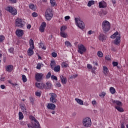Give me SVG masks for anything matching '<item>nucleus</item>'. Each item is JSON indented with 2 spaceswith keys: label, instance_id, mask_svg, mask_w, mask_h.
Instances as JSON below:
<instances>
[{
  "label": "nucleus",
  "instance_id": "42",
  "mask_svg": "<svg viewBox=\"0 0 128 128\" xmlns=\"http://www.w3.org/2000/svg\"><path fill=\"white\" fill-rule=\"evenodd\" d=\"M65 44L66 46H72V44L68 41L65 42Z\"/></svg>",
  "mask_w": 128,
  "mask_h": 128
},
{
  "label": "nucleus",
  "instance_id": "7",
  "mask_svg": "<svg viewBox=\"0 0 128 128\" xmlns=\"http://www.w3.org/2000/svg\"><path fill=\"white\" fill-rule=\"evenodd\" d=\"M49 94L50 96V102H52V104H56V102H58V100L56 99L58 96L56 94L54 93H50Z\"/></svg>",
  "mask_w": 128,
  "mask_h": 128
},
{
  "label": "nucleus",
  "instance_id": "15",
  "mask_svg": "<svg viewBox=\"0 0 128 128\" xmlns=\"http://www.w3.org/2000/svg\"><path fill=\"white\" fill-rule=\"evenodd\" d=\"M46 26V24L45 22H43L40 27V30L41 32H44Z\"/></svg>",
  "mask_w": 128,
  "mask_h": 128
},
{
  "label": "nucleus",
  "instance_id": "23",
  "mask_svg": "<svg viewBox=\"0 0 128 128\" xmlns=\"http://www.w3.org/2000/svg\"><path fill=\"white\" fill-rule=\"evenodd\" d=\"M75 100L76 101V102H78V104H80V106H84V101H82V100L76 98Z\"/></svg>",
  "mask_w": 128,
  "mask_h": 128
},
{
  "label": "nucleus",
  "instance_id": "51",
  "mask_svg": "<svg viewBox=\"0 0 128 128\" xmlns=\"http://www.w3.org/2000/svg\"><path fill=\"white\" fill-rule=\"evenodd\" d=\"M105 58L107 60H110V56L109 55H107L106 56Z\"/></svg>",
  "mask_w": 128,
  "mask_h": 128
},
{
  "label": "nucleus",
  "instance_id": "5",
  "mask_svg": "<svg viewBox=\"0 0 128 128\" xmlns=\"http://www.w3.org/2000/svg\"><path fill=\"white\" fill-rule=\"evenodd\" d=\"M16 26L22 28L24 26V22L22 20L18 18L15 20Z\"/></svg>",
  "mask_w": 128,
  "mask_h": 128
},
{
  "label": "nucleus",
  "instance_id": "41",
  "mask_svg": "<svg viewBox=\"0 0 128 128\" xmlns=\"http://www.w3.org/2000/svg\"><path fill=\"white\" fill-rule=\"evenodd\" d=\"M68 64H66V62H63L62 64V68H68Z\"/></svg>",
  "mask_w": 128,
  "mask_h": 128
},
{
  "label": "nucleus",
  "instance_id": "64",
  "mask_svg": "<svg viewBox=\"0 0 128 128\" xmlns=\"http://www.w3.org/2000/svg\"><path fill=\"white\" fill-rule=\"evenodd\" d=\"M120 128H124V123H122L121 124V127Z\"/></svg>",
  "mask_w": 128,
  "mask_h": 128
},
{
  "label": "nucleus",
  "instance_id": "19",
  "mask_svg": "<svg viewBox=\"0 0 128 128\" xmlns=\"http://www.w3.org/2000/svg\"><path fill=\"white\" fill-rule=\"evenodd\" d=\"M98 38L100 40H102V42H104L106 40V36H104V34H100Z\"/></svg>",
  "mask_w": 128,
  "mask_h": 128
},
{
  "label": "nucleus",
  "instance_id": "57",
  "mask_svg": "<svg viewBox=\"0 0 128 128\" xmlns=\"http://www.w3.org/2000/svg\"><path fill=\"white\" fill-rule=\"evenodd\" d=\"M36 96H40V92H36Z\"/></svg>",
  "mask_w": 128,
  "mask_h": 128
},
{
  "label": "nucleus",
  "instance_id": "28",
  "mask_svg": "<svg viewBox=\"0 0 128 128\" xmlns=\"http://www.w3.org/2000/svg\"><path fill=\"white\" fill-rule=\"evenodd\" d=\"M29 8L32 10H36V6H34V4H31L29 5Z\"/></svg>",
  "mask_w": 128,
  "mask_h": 128
},
{
  "label": "nucleus",
  "instance_id": "60",
  "mask_svg": "<svg viewBox=\"0 0 128 128\" xmlns=\"http://www.w3.org/2000/svg\"><path fill=\"white\" fill-rule=\"evenodd\" d=\"M92 104H93V106H94V104H96V100H92Z\"/></svg>",
  "mask_w": 128,
  "mask_h": 128
},
{
  "label": "nucleus",
  "instance_id": "4",
  "mask_svg": "<svg viewBox=\"0 0 128 128\" xmlns=\"http://www.w3.org/2000/svg\"><path fill=\"white\" fill-rule=\"evenodd\" d=\"M102 28L104 32H108L110 30V23L108 20H104L102 23Z\"/></svg>",
  "mask_w": 128,
  "mask_h": 128
},
{
  "label": "nucleus",
  "instance_id": "31",
  "mask_svg": "<svg viewBox=\"0 0 128 128\" xmlns=\"http://www.w3.org/2000/svg\"><path fill=\"white\" fill-rule=\"evenodd\" d=\"M20 108L21 110H22V112H23L24 114H26V109L24 105H22Z\"/></svg>",
  "mask_w": 128,
  "mask_h": 128
},
{
  "label": "nucleus",
  "instance_id": "56",
  "mask_svg": "<svg viewBox=\"0 0 128 128\" xmlns=\"http://www.w3.org/2000/svg\"><path fill=\"white\" fill-rule=\"evenodd\" d=\"M70 18V16H66L64 17L65 20H68Z\"/></svg>",
  "mask_w": 128,
  "mask_h": 128
},
{
  "label": "nucleus",
  "instance_id": "18",
  "mask_svg": "<svg viewBox=\"0 0 128 128\" xmlns=\"http://www.w3.org/2000/svg\"><path fill=\"white\" fill-rule=\"evenodd\" d=\"M99 8H106V3L104 0L99 2Z\"/></svg>",
  "mask_w": 128,
  "mask_h": 128
},
{
  "label": "nucleus",
  "instance_id": "36",
  "mask_svg": "<svg viewBox=\"0 0 128 128\" xmlns=\"http://www.w3.org/2000/svg\"><path fill=\"white\" fill-rule=\"evenodd\" d=\"M98 56L99 58H102L104 56V54H102V52L98 51Z\"/></svg>",
  "mask_w": 128,
  "mask_h": 128
},
{
  "label": "nucleus",
  "instance_id": "35",
  "mask_svg": "<svg viewBox=\"0 0 128 128\" xmlns=\"http://www.w3.org/2000/svg\"><path fill=\"white\" fill-rule=\"evenodd\" d=\"M19 120H22L24 118V114L21 112H20L18 113Z\"/></svg>",
  "mask_w": 128,
  "mask_h": 128
},
{
  "label": "nucleus",
  "instance_id": "58",
  "mask_svg": "<svg viewBox=\"0 0 128 128\" xmlns=\"http://www.w3.org/2000/svg\"><path fill=\"white\" fill-rule=\"evenodd\" d=\"M92 70V72H94V70H96V68L94 67L91 69Z\"/></svg>",
  "mask_w": 128,
  "mask_h": 128
},
{
  "label": "nucleus",
  "instance_id": "22",
  "mask_svg": "<svg viewBox=\"0 0 128 128\" xmlns=\"http://www.w3.org/2000/svg\"><path fill=\"white\" fill-rule=\"evenodd\" d=\"M52 70H53L55 72H60V66L58 65L56 66Z\"/></svg>",
  "mask_w": 128,
  "mask_h": 128
},
{
  "label": "nucleus",
  "instance_id": "37",
  "mask_svg": "<svg viewBox=\"0 0 128 128\" xmlns=\"http://www.w3.org/2000/svg\"><path fill=\"white\" fill-rule=\"evenodd\" d=\"M50 76H52V73L50 72H48L47 74L46 75V79L48 80V78H50Z\"/></svg>",
  "mask_w": 128,
  "mask_h": 128
},
{
  "label": "nucleus",
  "instance_id": "46",
  "mask_svg": "<svg viewBox=\"0 0 128 128\" xmlns=\"http://www.w3.org/2000/svg\"><path fill=\"white\" fill-rule=\"evenodd\" d=\"M113 66H118V62H112Z\"/></svg>",
  "mask_w": 128,
  "mask_h": 128
},
{
  "label": "nucleus",
  "instance_id": "9",
  "mask_svg": "<svg viewBox=\"0 0 128 128\" xmlns=\"http://www.w3.org/2000/svg\"><path fill=\"white\" fill-rule=\"evenodd\" d=\"M44 74L42 73H36L35 74V80L36 82H41L44 80Z\"/></svg>",
  "mask_w": 128,
  "mask_h": 128
},
{
  "label": "nucleus",
  "instance_id": "47",
  "mask_svg": "<svg viewBox=\"0 0 128 128\" xmlns=\"http://www.w3.org/2000/svg\"><path fill=\"white\" fill-rule=\"evenodd\" d=\"M52 56L53 58H56V56H58V54L56 53V52H53L52 53Z\"/></svg>",
  "mask_w": 128,
  "mask_h": 128
},
{
  "label": "nucleus",
  "instance_id": "59",
  "mask_svg": "<svg viewBox=\"0 0 128 128\" xmlns=\"http://www.w3.org/2000/svg\"><path fill=\"white\" fill-rule=\"evenodd\" d=\"M56 86H58V88H60L62 86V84H60V82L56 83Z\"/></svg>",
  "mask_w": 128,
  "mask_h": 128
},
{
  "label": "nucleus",
  "instance_id": "45",
  "mask_svg": "<svg viewBox=\"0 0 128 128\" xmlns=\"http://www.w3.org/2000/svg\"><path fill=\"white\" fill-rule=\"evenodd\" d=\"M66 30V26H62L60 28V32H64V30Z\"/></svg>",
  "mask_w": 128,
  "mask_h": 128
},
{
  "label": "nucleus",
  "instance_id": "61",
  "mask_svg": "<svg viewBox=\"0 0 128 128\" xmlns=\"http://www.w3.org/2000/svg\"><path fill=\"white\" fill-rule=\"evenodd\" d=\"M78 76L77 74L73 75L71 76V78H76Z\"/></svg>",
  "mask_w": 128,
  "mask_h": 128
},
{
  "label": "nucleus",
  "instance_id": "49",
  "mask_svg": "<svg viewBox=\"0 0 128 128\" xmlns=\"http://www.w3.org/2000/svg\"><path fill=\"white\" fill-rule=\"evenodd\" d=\"M14 48H10L8 49V51L10 52V54H14Z\"/></svg>",
  "mask_w": 128,
  "mask_h": 128
},
{
  "label": "nucleus",
  "instance_id": "48",
  "mask_svg": "<svg viewBox=\"0 0 128 128\" xmlns=\"http://www.w3.org/2000/svg\"><path fill=\"white\" fill-rule=\"evenodd\" d=\"M30 102H32V104H34V99L32 97L30 98Z\"/></svg>",
  "mask_w": 128,
  "mask_h": 128
},
{
  "label": "nucleus",
  "instance_id": "27",
  "mask_svg": "<svg viewBox=\"0 0 128 128\" xmlns=\"http://www.w3.org/2000/svg\"><path fill=\"white\" fill-rule=\"evenodd\" d=\"M115 108H116V110H117L120 112H123L124 111L122 106H115Z\"/></svg>",
  "mask_w": 128,
  "mask_h": 128
},
{
  "label": "nucleus",
  "instance_id": "12",
  "mask_svg": "<svg viewBox=\"0 0 128 128\" xmlns=\"http://www.w3.org/2000/svg\"><path fill=\"white\" fill-rule=\"evenodd\" d=\"M112 102L116 106H122V102L119 100H112Z\"/></svg>",
  "mask_w": 128,
  "mask_h": 128
},
{
  "label": "nucleus",
  "instance_id": "6",
  "mask_svg": "<svg viewBox=\"0 0 128 128\" xmlns=\"http://www.w3.org/2000/svg\"><path fill=\"white\" fill-rule=\"evenodd\" d=\"M82 124L85 128H90L92 126V120L90 118H86L83 120Z\"/></svg>",
  "mask_w": 128,
  "mask_h": 128
},
{
  "label": "nucleus",
  "instance_id": "14",
  "mask_svg": "<svg viewBox=\"0 0 128 128\" xmlns=\"http://www.w3.org/2000/svg\"><path fill=\"white\" fill-rule=\"evenodd\" d=\"M47 108L48 110H56V105L54 104L50 103L47 105Z\"/></svg>",
  "mask_w": 128,
  "mask_h": 128
},
{
  "label": "nucleus",
  "instance_id": "29",
  "mask_svg": "<svg viewBox=\"0 0 128 128\" xmlns=\"http://www.w3.org/2000/svg\"><path fill=\"white\" fill-rule=\"evenodd\" d=\"M60 36L62 37V38H67L68 37V34L64 32H60Z\"/></svg>",
  "mask_w": 128,
  "mask_h": 128
},
{
  "label": "nucleus",
  "instance_id": "62",
  "mask_svg": "<svg viewBox=\"0 0 128 128\" xmlns=\"http://www.w3.org/2000/svg\"><path fill=\"white\" fill-rule=\"evenodd\" d=\"M0 88L2 90H4L6 88V86H4V85H1Z\"/></svg>",
  "mask_w": 128,
  "mask_h": 128
},
{
  "label": "nucleus",
  "instance_id": "33",
  "mask_svg": "<svg viewBox=\"0 0 128 128\" xmlns=\"http://www.w3.org/2000/svg\"><path fill=\"white\" fill-rule=\"evenodd\" d=\"M50 66L52 70H54V66H56V62L54 61H51Z\"/></svg>",
  "mask_w": 128,
  "mask_h": 128
},
{
  "label": "nucleus",
  "instance_id": "2",
  "mask_svg": "<svg viewBox=\"0 0 128 128\" xmlns=\"http://www.w3.org/2000/svg\"><path fill=\"white\" fill-rule=\"evenodd\" d=\"M75 20V24L76 26L79 28H80V30H84V22H82V20H81L80 18L77 17L74 18Z\"/></svg>",
  "mask_w": 128,
  "mask_h": 128
},
{
  "label": "nucleus",
  "instance_id": "10",
  "mask_svg": "<svg viewBox=\"0 0 128 128\" xmlns=\"http://www.w3.org/2000/svg\"><path fill=\"white\" fill-rule=\"evenodd\" d=\"M86 52V48L83 44L78 45V52L80 54H84V52Z\"/></svg>",
  "mask_w": 128,
  "mask_h": 128
},
{
  "label": "nucleus",
  "instance_id": "3",
  "mask_svg": "<svg viewBox=\"0 0 128 128\" xmlns=\"http://www.w3.org/2000/svg\"><path fill=\"white\" fill-rule=\"evenodd\" d=\"M45 16L47 20H50L54 16V11L50 8H48L45 12Z\"/></svg>",
  "mask_w": 128,
  "mask_h": 128
},
{
  "label": "nucleus",
  "instance_id": "52",
  "mask_svg": "<svg viewBox=\"0 0 128 128\" xmlns=\"http://www.w3.org/2000/svg\"><path fill=\"white\" fill-rule=\"evenodd\" d=\"M87 68L89 70H92V66L90 64H87Z\"/></svg>",
  "mask_w": 128,
  "mask_h": 128
},
{
  "label": "nucleus",
  "instance_id": "17",
  "mask_svg": "<svg viewBox=\"0 0 128 128\" xmlns=\"http://www.w3.org/2000/svg\"><path fill=\"white\" fill-rule=\"evenodd\" d=\"M60 79L61 80L62 84H66L68 82V80H66V78L64 76L61 75L60 76Z\"/></svg>",
  "mask_w": 128,
  "mask_h": 128
},
{
  "label": "nucleus",
  "instance_id": "11",
  "mask_svg": "<svg viewBox=\"0 0 128 128\" xmlns=\"http://www.w3.org/2000/svg\"><path fill=\"white\" fill-rule=\"evenodd\" d=\"M16 34L18 38H22L24 34V30L18 29L16 31Z\"/></svg>",
  "mask_w": 128,
  "mask_h": 128
},
{
  "label": "nucleus",
  "instance_id": "34",
  "mask_svg": "<svg viewBox=\"0 0 128 128\" xmlns=\"http://www.w3.org/2000/svg\"><path fill=\"white\" fill-rule=\"evenodd\" d=\"M92 4H94V0H90L88 2V6H92Z\"/></svg>",
  "mask_w": 128,
  "mask_h": 128
},
{
  "label": "nucleus",
  "instance_id": "38",
  "mask_svg": "<svg viewBox=\"0 0 128 128\" xmlns=\"http://www.w3.org/2000/svg\"><path fill=\"white\" fill-rule=\"evenodd\" d=\"M50 4H51L52 6H56V0H50Z\"/></svg>",
  "mask_w": 128,
  "mask_h": 128
},
{
  "label": "nucleus",
  "instance_id": "50",
  "mask_svg": "<svg viewBox=\"0 0 128 128\" xmlns=\"http://www.w3.org/2000/svg\"><path fill=\"white\" fill-rule=\"evenodd\" d=\"M41 68H42V65L40 64V63L38 64L36 66L37 70H40Z\"/></svg>",
  "mask_w": 128,
  "mask_h": 128
},
{
  "label": "nucleus",
  "instance_id": "63",
  "mask_svg": "<svg viewBox=\"0 0 128 128\" xmlns=\"http://www.w3.org/2000/svg\"><path fill=\"white\" fill-rule=\"evenodd\" d=\"M30 28H32V26H31L30 24H28V25L27 26V28H28V30H30Z\"/></svg>",
  "mask_w": 128,
  "mask_h": 128
},
{
  "label": "nucleus",
  "instance_id": "16",
  "mask_svg": "<svg viewBox=\"0 0 128 128\" xmlns=\"http://www.w3.org/2000/svg\"><path fill=\"white\" fill-rule=\"evenodd\" d=\"M52 83L50 82H47L46 84H44V88L50 90V88H52Z\"/></svg>",
  "mask_w": 128,
  "mask_h": 128
},
{
  "label": "nucleus",
  "instance_id": "30",
  "mask_svg": "<svg viewBox=\"0 0 128 128\" xmlns=\"http://www.w3.org/2000/svg\"><path fill=\"white\" fill-rule=\"evenodd\" d=\"M33 128H40V122H38V121H37V122H35L34 126H33Z\"/></svg>",
  "mask_w": 128,
  "mask_h": 128
},
{
  "label": "nucleus",
  "instance_id": "43",
  "mask_svg": "<svg viewBox=\"0 0 128 128\" xmlns=\"http://www.w3.org/2000/svg\"><path fill=\"white\" fill-rule=\"evenodd\" d=\"M51 79L52 80H58V77L54 75H52L51 76Z\"/></svg>",
  "mask_w": 128,
  "mask_h": 128
},
{
  "label": "nucleus",
  "instance_id": "21",
  "mask_svg": "<svg viewBox=\"0 0 128 128\" xmlns=\"http://www.w3.org/2000/svg\"><path fill=\"white\" fill-rule=\"evenodd\" d=\"M12 68H14V66H12V65H9L6 66V70L8 72H10L12 71Z\"/></svg>",
  "mask_w": 128,
  "mask_h": 128
},
{
  "label": "nucleus",
  "instance_id": "54",
  "mask_svg": "<svg viewBox=\"0 0 128 128\" xmlns=\"http://www.w3.org/2000/svg\"><path fill=\"white\" fill-rule=\"evenodd\" d=\"M32 16H34V18H36V16H38V14L34 12L32 14Z\"/></svg>",
  "mask_w": 128,
  "mask_h": 128
},
{
  "label": "nucleus",
  "instance_id": "32",
  "mask_svg": "<svg viewBox=\"0 0 128 128\" xmlns=\"http://www.w3.org/2000/svg\"><path fill=\"white\" fill-rule=\"evenodd\" d=\"M110 90L112 94H116V89L114 87H110Z\"/></svg>",
  "mask_w": 128,
  "mask_h": 128
},
{
  "label": "nucleus",
  "instance_id": "40",
  "mask_svg": "<svg viewBox=\"0 0 128 128\" xmlns=\"http://www.w3.org/2000/svg\"><path fill=\"white\" fill-rule=\"evenodd\" d=\"M39 48H42V50H46V48L44 47V44L42 43H40V46Z\"/></svg>",
  "mask_w": 128,
  "mask_h": 128
},
{
  "label": "nucleus",
  "instance_id": "44",
  "mask_svg": "<svg viewBox=\"0 0 128 128\" xmlns=\"http://www.w3.org/2000/svg\"><path fill=\"white\" fill-rule=\"evenodd\" d=\"M4 40V36L3 35L0 36V42H2Z\"/></svg>",
  "mask_w": 128,
  "mask_h": 128
},
{
  "label": "nucleus",
  "instance_id": "53",
  "mask_svg": "<svg viewBox=\"0 0 128 128\" xmlns=\"http://www.w3.org/2000/svg\"><path fill=\"white\" fill-rule=\"evenodd\" d=\"M100 96H106V92H102L100 94H99Z\"/></svg>",
  "mask_w": 128,
  "mask_h": 128
},
{
  "label": "nucleus",
  "instance_id": "39",
  "mask_svg": "<svg viewBox=\"0 0 128 128\" xmlns=\"http://www.w3.org/2000/svg\"><path fill=\"white\" fill-rule=\"evenodd\" d=\"M22 80L24 82H26L28 80L26 79V76L25 75H22Z\"/></svg>",
  "mask_w": 128,
  "mask_h": 128
},
{
  "label": "nucleus",
  "instance_id": "20",
  "mask_svg": "<svg viewBox=\"0 0 128 128\" xmlns=\"http://www.w3.org/2000/svg\"><path fill=\"white\" fill-rule=\"evenodd\" d=\"M34 48H29V49L28 50V54L29 56H32V54H34V50H32Z\"/></svg>",
  "mask_w": 128,
  "mask_h": 128
},
{
  "label": "nucleus",
  "instance_id": "24",
  "mask_svg": "<svg viewBox=\"0 0 128 128\" xmlns=\"http://www.w3.org/2000/svg\"><path fill=\"white\" fill-rule=\"evenodd\" d=\"M106 14H108L106 10H102L100 12L99 14L100 16H106Z\"/></svg>",
  "mask_w": 128,
  "mask_h": 128
},
{
  "label": "nucleus",
  "instance_id": "26",
  "mask_svg": "<svg viewBox=\"0 0 128 128\" xmlns=\"http://www.w3.org/2000/svg\"><path fill=\"white\" fill-rule=\"evenodd\" d=\"M103 70H104V72L106 76L108 74V69L107 67L106 66H103Z\"/></svg>",
  "mask_w": 128,
  "mask_h": 128
},
{
  "label": "nucleus",
  "instance_id": "55",
  "mask_svg": "<svg viewBox=\"0 0 128 128\" xmlns=\"http://www.w3.org/2000/svg\"><path fill=\"white\" fill-rule=\"evenodd\" d=\"M31 119L32 120H34V122H38V120H36V118L34 116H32Z\"/></svg>",
  "mask_w": 128,
  "mask_h": 128
},
{
  "label": "nucleus",
  "instance_id": "1",
  "mask_svg": "<svg viewBox=\"0 0 128 128\" xmlns=\"http://www.w3.org/2000/svg\"><path fill=\"white\" fill-rule=\"evenodd\" d=\"M110 38L113 39L116 38V40H114V44L116 46H118V44H119L120 43V34H118V32H116L112 35L110 36Z\"/></svg>",
  "mask_w": 128,
  "mask_h": 128
},
{
  "label": "nucleus",
  "instance_id": "8",
  "mask_svg": "<svg viewBox=\"0 0 128 128\" xmlns=\"http://www.w3.org/2000/svg\"><path fill=\"white\" fill-rule=\"evenodd\" d=\"M6 10H7V12H10L12 16H16V14H18L16 9L12 8V6H8L6 9Z\"/></svg>",
  "mask_w": 128,
  "mask_h": 128
},
{
  "label": "nucleus",
  "instance_id": "13",
  "mask_svg": "<svg viewBox=\"0 0 128 128\" xmlns=\"http://www.w3.org/2000/svg\"><path fill=\"white\" fill-rule=\"evenodd\" d=\"M35 86L38 88H40V90H44V83L40 84L36 82Z\"/></svg>",
  "mask_w": 128,
  "mask_h": 128
},
{
  "label": "nucleus",
  "instance_id": "25",
  "mask_svg": "<svg viewBox=\"0 0 128 128\" xmlns=\"http://www.w3.org/2000/svg\"><path fill=\"white\" fill-rule=\"evenodd\" d=\"M29 44H30V48H34V40H32V39H30Z\"/></svg>",
  "mask_w": 128,
  "mask_h": 128
}]
</instances>
